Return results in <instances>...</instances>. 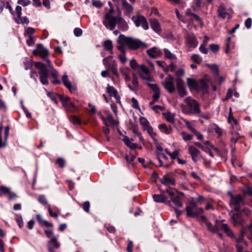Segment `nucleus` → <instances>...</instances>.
<instances>
[{
  "label": "nucleus",
  "instance_id": "64",
  "mask_svg": "<svg viewBox=\"0 0 252 252\" xmlns=\"http://www.w3.org/2000/svg\"><path fill=\"white\" fill-rule=\"evenodd\" d=\"M210 49L214 52L219 51L220 47L218 44H213L210 45Z\"/></svg>",
  "mask_w": 252,
  "mask_h": 252
},
{
  "label": "nucleus",
  "instance_id": "5",
  "mask_svg": "<svg viewBox=\"0 0 252 252\" xmlns=\"http://www.w3.org/2000/svg\"><path fill=\"white\" fill-rule=\"evenodd\" d=\"M35 67L37 68L39 75L40 81L43 85L48 84V69L46 66L41 62H36L34 63Z\"/></svg>",
  "mask_w": 252,
  "mask_h": 252
},
{
  "label": "nucleus",
  "instance_id": "60",
  "mask_svg": "<svg viewBox=\"0 0 252 252\" xmlns=\"http://www.w3.org/2000/svg\"><path fill=\"white\" fill-rule=\"evenodd\" d=\"M82 207L85 211L89 212L90 207V204L89 201H86L82 204Z\"/></svg>",
  "mask_w": 252,
  "mask_h": 252
},
{
  "label": "nucleus",
  "instance_id": "6",
  "mask_svg": "<svg viewBox=\"0 0 252 252\" xmlns=\"http://www.w3.org/2000/svg\"><path fill=\"white\" fill-rule=\"evenodd\" d=\"M186 210L187 216L191 218L195 217L203 212V209L197 207L196 203L194 201H190L187 205Z\"/></svg>",
  "mask_w": 252,
  "mask_h": 252
},
{
  "label": "nucleus",
  "instance_id": "41",
  "mask_svg": "<svg viewBox=\"0 0 252 252\" xmlns=\"http://www.w3.org/2000/svg\"><path fill=\"white\" fill-rule=\"evenodd\" d=\"M153 198L157 202H164L166 200V198L162 194H154Z\"/></svg>",
  "mask_w": 252,
  "mask_h": 252
},
{
  "label": "nucleus",
  "instance_id": "31",
  "mask_svg": "<svg viewBox=\"0 0 252 252\" xmlns=\"http://www.w3.org/2000/svg\"><path fill=\"white\" fill-rule=\"evenodd\" d=\"M165 120L169 123L174 124L175 123V114L168 111L163 113Z\"/></svg>",
  "mask_w": 252,
  "mask_h": 252
},
{
  "label": "nucleus",
  "instance_id": "62",
  "mask_svg": "<svg viewBox=\"0 0 252 252\" xmlns=\"http://www.w3.org/2000/svg\"><path fill=\"white\" fill-rule=\"evenodd\" d=\"M92 4L97 8H101L103 6V3L99 0H94Z\"/></svg>",
  "mask_w": 252,
  "mask_h": 252
},
{
  "label": "nucleus",
  "instance_id": "43",
  "mask_svg": "<svg viewBox=\"0 0 252 252\" xmlns=\"http://www.w3.org/2000/svg\"><path fill=\"white\" fill-rule=\"evenodd\" d=\"M164 53L165 57L166 58H168L170 60H175L176 59L175 55L172 54L170 51L167 49H164Z\"/></svg>",
  "mask_w": 252,
  "mask_h": 252
},
{
  "label": "nucleus",
  "instance_id": "45",
  "mask_svg": "<svg viewBox=\"0 0 252 252\" xmlns=\"http://www.w3.org/2000/svg\"><path fill=\"white\" fill-rule=\"evenodd\" d=\"M191 60L198 64L201 63L202 59L201 57L198 54H193L191 56Z\"/></svg>",
  "mask_w": 252,
  "mask_h": 252
},
{
  "label": "nucleus",
  "instance_id": "23",
  "mask_svg": "<svg viewBox=\"0 0 252 252\" xmlns=\"http://www.w3.org/2000/svg\"><path fill=\"white\" fill-rule=\"evenodd\" d=\"M62 81L64 86L69 90L71 93L76 91V88L72 86L71 82L68 80L67 75H63L62 77Z\"/></svg>",
  "mask_w": 252,
  "mask_h": 252
},
{
  "label": "nucleus",
  "instance_id": "52",
  "mask_svg": "<svg viewBox=\"0 0 252 252\" xmlns=\"http://www.w3.org/2000/svg\"><path fill=\"white\" fill-rule=\"evenodd\" d=\"M111 69L112 72L114 74H115L116 76H118V73L117 71V63L115 61H113L112 67L110 68Z\"/></svg>",
  "mask_w": 252,
  "mask_h": 252
},
{
  "label": "nucleus",
  "instance_id": "48",
  "mask_svg": "<svg viewBox=\"0 0 252 252\" xmlns=\"http://www.w3.org/2000/svg\"><path fill=\"white\" fill-rule=\"evenodd\" d=\"M38 201L43 205H46L48 204V201L45 196L43 195H40L38 197Z\"/></svg>",
  "mask_w": 252,
  "mask_h": 252
},
{
  "label": "nucleus",
  "instance_id": "8",
  "mask_svg": "<svg viewBox=\"0 0 252 252\" xmlns=\"http://www.w3.org/2000/svg\"><path fill=\"white\" fill-rule=\"evenodd\" d=\"M188 153L190 155L192 160L195 163L197 162L200 159H202L204 161H205V159L202 156L200 151L192 145L189 146Z\"/></svg>",
  "mask_w": 252,
  "mask_h": 252
},
{
  "label": "nucleus",
  "instance_id": "42",
  "mask_svg": "<svg viewBox=\"0 0 252 252\" xmlns=\"http://www.w3.org/2000/svg\"><path fill=\"white\" fill-rule=\"evenodd\" d=\"M69 120L74 125H81V121L76 116L72 115L69 117Z\"/></svg>",
  "mask_w": 252,
  "mask_h": 252
},
{
  "label": "nucleus",
  "instance_id": "11",
  "mask_svg": "<svg viewBox=\"0 0 252 252\" xmlns=\"http://www.w3.org/2000/svg\"><path fill=\"white\" fill-rule=\"evenodd\" d=\"M243 202V200L241 195H237L235 196L231 195L230 204L235 211H238L240 210L241 205Z\"/></svg>",
  "mask_w": 252,
  "mask_h": 252
},
{
  "label": "nucleus",
  "instance_id": "12",
  "mask_svg": "<svg viewBox=\"0 0 252 252\" xmlns=\"http://www.w3.org/2000/svg\"><path fill=\"white\" fill-rule=\"evenodd\" d=\"M3 128L2 123H0V148L4 147L7 145V138L9 136L10 127L6 126L4 129V138L2 139L1 131Z\"/></svg>",
  "mask_w": 252,
  "mask_h": 252
},
{
  "label": "nucleus",
  "instance_id": "7",
  "mask_svg": "<svg viewBox=\"0 0 252 252\" xmlns=\"http://www.w3.org/2000/svg\"><path fill=\"white\" fill-rule=\"evenodd\" d=\"M164 88L169 93H173L176 90L173 77L169 74L161 82Z\"/></svg>",
  "mask_w": 252,
  "mask_h": 252
},
{
  "label": "nucleus",
  "instance_id": "32",
  "mask_svg": "<svg viewBox=\"0 0 252 252\" xmlns=\"http://www.w3.org/2000/svg\"><path fill=\"white\" fill-rule=\"evenodd\" d=\"M107 92L109 94L110 96H113L117 100L120 99V96L118 94L117 91L112 86H107Z\"/></svg>",
  "mask_w": 252,
  "mask_h": 252
},
{
  "label": "nucleus",
  "instance_id": "15",
  "mask_svg": "<svg viewBox=\"0 0 252 252\" xmlns=\"http://www.w3.org/2000/svg\"><path fill=\"white\" fill-rule=\"evenodd\" d=\"M210 83V77L208 75H205L204 77L199 80L198 82L197 90H202L206 92L209 87V84Z\"/></svg>",
  "mask_w": 252,
  "mask_h": 252
},
{
  "label": "nucleus",
  "instance_id": "57",
  "mask_svg": "<svg viewBox=\"0 0 252 252\" xmlns=\"http://www.w3.org/2000/svg\"><path fill=\"white\" fill-rule=\"evenodd\" d=\"M16 220L20 228L23 226V219L21 216L16 215Z\"/></svg>",
  "mask_w": 252,
  "mask_h": 252
},
{
  "label": "nucleus",
  "instance_id": "34",
  "mask_svg": "<svg viewBox=\"0 0 252 252\" xmlns=\"http://www.w3.org/2000/svg\"><path fill=\"white\" fill-rule=\"evenodd\" d=\"M187 82L190 89L197 90L198 82H197L194 79L189 78L187 79Z\"/></svg>",
  "mask_w": 252,
  "mask_h": 252
},
{
  "label": "nucleus",
  "instance_id": "53",
  "mask_svg": "<svg viewBox=\"0 0 252 252\" xmlns=\"http://www.w3.org/2000/svg\"><path fill=\"white\" fill-rule=\"evenodd\" d=\"M207 66L212 70L215 75H218L219 74V68L217 65L208 64Z\"/></svg>",
  "mask_w": 252,
  "mask_h": 252
},
{
  "label": "nucleus",
  "instance_id": "27",
  "mask_svg": "<svg viewBox=\"0 0 252 252\" xmlns=\"http://www.w3.org/2000/svg\"><path fill=\"white\" fill-rule=\"evenodd\" d=\"M130 129L132 130V133L137 136L140 141H144L141 133L139 130L138 126L137 124L130 123Z\"/></svg>",
  "mask_w": 252,
  "mask_h": 252
},
{
  "label": "nucleus",
  "instance_id": "24",
  "mask_svg": "<svg viewBox=\"0 0 252 252\" xmlns=\"http://www.w3.org/2000/svg\"><path fill=\"white\" fill-rule=\"evenodd\" d=\"M131 85L128 84V87L132 91L136 92L139 90V83L138 78L135 74H133V78L131 81Z\"/></svg>",
  "mask_w": 252,
  "mask_h": 252
},
{
  "label": "nucleus",
  "instance_id": "37",
  "mask_svg": "<svg viewBox=\"0 0 252 252\" xmlns=\"http://www.w3.org/2000/svg\"><path fill=\"white\" fill-rule=\"evenodd\" d=\"M140 124L143 127V129H145L150 126L149 122L147 119L144 117H140L139 118Z\"/></svg>",
  "mask_w": 252,
  "mask_h": 252
},
{
  "label": "nucleus",
  "instance_id": "29",
  "mask_svg": "<svg viewBox=\"0 0 252 252\" xmlns=\"http://www.w3.org/2000/svg\"><path fill=\"white\" fill-rule=\"evenodd\" d=\"M158 128L162 132L166 134H170L172 132V128L171 126H167L164 124H161L158 125Z\"/></svg>",
  "mask_w": 252,
  "mask_h": 252
},
{
  "label": "nucleus",
  "instance_id": "40",
  "mask_svg": "<svg viewBox=\"0 0 252 252\" xmlns=\"http://www.w3.org/2000/svg\"><path fill=\"white\" fill-rule=\"evenodd\" d=\"M241 137V136L238 132L232 131V137L231 138V141L232 143L235 144Z\"/></svg>",
  "mask_w": 252,
  "mask_h": 252
},
{
  "label": "nucleus",
  "instance_id": "39",
  "mask_svg": "<svg viewBox=\"0 0 252 252\" xmlns=\"http://www.w3.org/2000/svg\"><path fill=\"white\" fill-rule=\"evenodd\" d=\"M180 134L182 138L185 141H190L192 139L193 136L186 131H182Z\"/></svg>",
  "mask_w": 252,
  "mask_h": 252
},
{
  "label": "nucleus",
  "instance_id": "16",
  "mask_svg": "<svg viewBox=\"0 0 252 252\" xmlns=\"http://www.w3.org/2000/svg\"><path fill=\"white\" fill-rule=\"evenodd\" d=\"M138 70L140 71V76L142 79L149 81H152L149 69L144 65H140Z\"/></svg>",
  "mask_w": 252,
  "mask_h": 252
},
{
  "label": "nucleus",
  "instance_id": "18",
  "mask_svg": "<svg viewBox=\"0 0 252 252\" xmlns=\"http://www.w3.org/2000/svg\"><path fill=\"white\" fill-rule=\"evenodd\" d=\"M60 244L56 237H52L47 243V248L49 252H54L55 249H59Z\"/></svg>",
  "mask_w": 252,
  "mask_h": 252
},
{
  "label": "nucleus",
  "instance_id": "58",
  "mask_svg": "<svg viewBox=\"0 0 252 252\" xmlns=\"http://www.w3.org/2000/svg\"><path fill=\"white\" fill-rule=\"evenodd\" d=\"M118 58L123 64H125L127 61V58L126 57L125 53H123L122 54L119 55L118 56Z\"/></svg>",
  "mask_w": 252,
  "mask_h": 252
},
{
  "label": "nucleus",
  "instance_id": "22",
  "mask_svg": "<svg viewBox=\"0 0 252 252\" xmlns=\"http://www.w3.org/2000/svg\"><path fill=\"white\" fill-rule=\"evenodd\" d=\"M152 29L156 32L159 33L161 31L160 23L156 19L149 20Z\"/></svg>",
  "mask_w": 252,
  "mask_h": 252
},
{
  "label": "nucleus",
  "instance_id": "44",
  "mask_svg": "<svg viewBox=\"0 0 252 252\" xmlns=\"http://www.w3.org/2000/svg\"><path fill=\"white\" fill-rule=\"evenodd\" d=\"M111 57H108L104 59L103 60V64L106 66L107 67L111 68L112 67V64L113 61H111Z\"/></svg>",
  "mask_w": 252,
  "mask_h": 252
},
{
  "label": "nucleus",
  "instance_id": "30",
  "mask_svg": "<svg viewBox=\"0 0 252 252\" xmlns=\"http://www.w3.org/2000/svg\"><path fill=\"white\" fill-rule=\"evenodd\" d=\"M125 144L131 149H135L137 147V145L132 143L133 139H130L127 136H125L123 139Z\"/></svg>",
  "mask_w": 252,
  "mask_h": 252
},
{
  "label": "nucleus",
  "instance_id": "21",
  "mask_svg": "<svg viewBox=\"0 0 252 252\" xmlns=\"http://www.w3.org/2000/svg\"><path fill=\"white\" fill-rule=\"evenodd\" d=\"M147 53L150 57L154 59L158 58L162 55L161 51L156 47L148 50Z\"/></svg>",
  "mask_w": 252,
  "mask_h": 252
},
{
  "label": "nucleus",
  "instance_id": "2",
  "mask_svg": "<svg viewBox=\"0 0 252 252\" xmlns=\"http://www.w3.org/2000/svg\"><path fill=\"white\" fill-rule=\"evenodd\" d=\"M186 105L181 104L182 112L186 114H200L201 113L199 103L191 97H188L184 99Z\"/></svg>",
  "mask_w": 252,
  "mask_h": 252
},
{
  "label": "nucleus",
  "instance_id": "10",
  "mask_svg": "<svg viewBox=\"0 0 252 252\" xmlns=\"http://www.w3.org/2000/svg\"><path fill=\"white\" fill-rule=\"evenodd\" d=\"M132 19L137 27L142 26L145 30L149 29L148 22L144 16L141 15H138L132 17Z\"/></svg>",
  "mask_w": 252,
  "mask_h": 252
},
{
  "label": "nucleus",
  "instance_id": "20",
  "mask_svg": "<svg viewBox=\"0 0 252 252\" xmlns=\"http://www.w3.org/2000/svg\"><path fill=\"white\" fill-rule=\"evenodd\" d=\"M147 85L154 93V94L153 96L154 102L157 101L160 96V91L158 85L156 84H151L150 83H147Z\"/></svg>",
  "mask_w": 252,
  "mask_h": 252
},
{
  "label": "nucleus",
  "instance_id": "36",
  "mask_svg": "<svg viewBox=\"0 0 252 252\" xmlns=\"http://www.w3.org/2000/svg\"><path fill=\"white\" fill-rule=\"evenodd\" d=\"M106 119L107 123L109 122L111 126H117L119 124V121L115 120L110 114H107Z\"/></svg>",
  "mask_w": 252,
  "mask_h": 252
},
{
  "label": "nucleus",
  "instance_id": "50",
  "mask_svg": "<svg viewBox=\"0 0 252 252\" xmlns=\"http://www.w3.org/2000/svg\"><path fill=\"white\" fill-rule=\"evenodd\" d=\"M56 163L58 165L60 168H63L65 166V160L62 158H59L57 159Z\"/></svg>",
  "mask_w": 252,
  "mask_h": 252
},
{
  "label": "nucleus",
  "instance_id": "28",
  "mask_svg": "<svg viewBox=\"0 0 252 252\" xmlns=\"http://www.w3.org/2000/svg\"><path fill=\"white\" fill-rule=\"evenodd\" d=\"M63 106L66 111L71 113H75L78 111L77 107L70 101L64 102Z\"/></svg>",
  "mask_w": 252,
  "mask_h": 252
},
{
  "label": "nucleus",
  "instance_id": "63",
  "mask_svg": "<svg viewBox=\"0 0 252 252\" xmlns=\"http://www.w3.org/2000/svg\"><path fill=\"white\" fill-rule=\"evenodd\" d=\"M185 71L183 69H179L176 71L175 75L178 78H180L181 77L183 76L184 74Z\"/></svg>",
  "mask_w": 252,
  "mask_h": 252
},
{
  "label": "nucleus",
  "instance_id": "19",
  "mask_svg": "<svg viewBox=\"0 0 252 252\" xmlns=\"http://www.w3.org/2000/svg\"><path fill=\"white\" fill-rule=\"evenodd\" d=\"M161 183L167 186H174L175 184V180L171 174L165 175L161 180Z\"/></svg>",
  "mask_w": 252,
  "mask_h": 252
},
{
  "label": "nucleus",
  "instance_id": "38",
  "mask_svg": "<svg viewBox=\"0 0 252 252\" xmlns=\"http://www.w3.org/2000/svg\"><path fill=\"white\" fill-rule=\"evenodd\" d=\"M103 46L104 47V49L106 50L111 51V53L112 52V49H113V44L112 42L110 40H107L104 41Z\"/></svg>",
  "mask_w": 252,
  "mask_h": 252
},
{
  "label": "nucleus",
  "instance_id": "26",
  "mask_svg": "<svg viewBox=\"0 0 252 252\" xmlns=\"http://www.w3.org/2000/svg\"><path fill=\"white\" fill-rule=\"evenodd\" d=\"M218 16L222 19H225L227 16L230 18V15L226 11L225 6L223 4H221L218 9Z\"/></svg>",
  "mask_w": 252,
  "mask_h": 252
},
{
  "label": "nucleus",
  "instance_id": "51",
  "mask_svg": "<svg viewBox=\"0 0 252 252\" xmlns=\"http://www.w3.org/2000/svg\"><path fill=\"white\" fill-rule=\"evenodd\" d=\"M10 192V189L8 188L1 186H0V196L3 194H8Z\"/></svg>",
  "mask_w": 252,
  "mask_h": 252
},
{
  "label": "nucleus",
  "instance_id": "25",
  "mask_svg": "<svg viewBox=\"0 0 252 252\" xmlns=\"http://www.w3.org/2000/svg\"><path fill=\"white\" fill-rule=\"evenodd\" d=\"M124 14L130 17L133 13V7L127 1L122 3Z\"/></svg>",
  "mask_w": 252,
  "mask_h": 252
},
{
  "label": "nucleus",
  "instance_id": "61",
  "mask_svg": "<svg viewBox=\"0 0 252 252\" xmlns=\"http://www.w3.org/2000/svg\"><path fill=\"white\" fill-rule=\"evenodd\" d=\"M18 3L23 6H26L29 5L31 2L30 0H19Z\"/></svg>",
  "mask_w": 252,
  "mask_h": 252
},
{
  "label": "nucleus",
  "instance_id": "14",
  "mask_svg": "<svg viewBox=\"0 0 252 252\" xmlns=\"http://www.w3.org/2000/svg\"><path fill=\"white\" fill-rule=\"evenodd\" d=\"M176 88L180 97H183L187 94L184 81L181 78L176 79Z\"/></svg>",
  "mask_w": 252,
  "mask_h": 252
},
{
  "label": "nucleus",
  "instance_id": "33",
  "mask_svg": "<svg viewBox=\"0 0 252 252\" xmlns=\"http://www.w3.org/2000/svg\"><path fill=\"white\" fill-rule=\"evenodd\" d=\"M228 122L232 125V123L236 126V128H238L239 127L238 122L236 119H235L232 114V109L231 108H229V115L228 118Z\"/></svg>",
  "mask_w": 252,
  "mask_h": 252
},
{
  "label": "nucleus",
  "instance_id": "56",
  "mask_svg": "<svg viewBox=\"0 0 252 252\" xmlns=\"http://www.w3.org/2000/svg\"><path fill=\"white\" fill-rule=\"evenodd\" d=\"M183 122L186 124V126H187L188 128L192 132H193L195 130V129L192 126L191 123L189 121L185 119L183 120Z\"/></svg>",
  "mask_w": 252,
  "mask_h": 252
},
{
  "label": "nucleus",
  "instance_id": "13",
  "mask_svg": "<svg viewBox=\"0 0 252 252\" xmlns=\"http://www.w3.org/2000/svg\"><path fill=\"white\" fill-rule=\"evenodd\" d=\"M33 55L34 56L39 55L42 58L45 59L49 56L48 50L44 47L43 45L38 44L36 48L33 51Z\"/></svg>",
  "mask_w": 252,
  "mask_h": 252
},
{
  "label": "nucleus",
  "instance_id": "17",
  "mask_svg": "<svg viewBox=\"0 0 252 252\" xmlns=\"http://www.w3.org/2000/svg\"><path fill=\"white\" fill-rule=\"evenodd\" d=\"M186 43L189 48H195L198 45V41L193 34H188L186 36Z\"/></svg>",
  "mask_w": 252,
  "mask_h": 252
},
{
  "label": "nucleus",
  "instance_id": "54",
  "mask_svg": "<svg viewBox=\"0 0 252 252\" xmlns=\"http://www.w3.org/2000/svg\"><path fill=\"white\" fill-rule=\"evenodd\" d=\"M35 32V30L32 28H28L25 32V35H28L29 36H32Z\"/></svg>",
  "mask_w": 252,
  "mask_h": 252
},
{
  "label": "nucleus",
  "instance_id": "59",
  "mask_svg": "<svg viewBox=\"0 0 252 252\" xmlns=\"http://www.w3.org/2000/svg\"><path fill=\"white\" fill-rule=\"evenodd\" d=\"M179 155V150H176L174 151L173 153H170L169 156L172 158V159H174L176 158L177 159V158H178V157Z\"/></svg>",
  "mask_w": 252,
  "mask_h": 252
},
{
  "label": "nucleus",
  "instance_id": "3",
  "mask_svg": "<svg viewBox=\"0 0 252 252\" xmlns=\"http://www.w3.org/2000/svg\"><path fill=\"white\" fill-rule=\"evenodd\" d=\"M114 9L110 8L109 11L105 14L103 21L105 27L111 31L114 30L117 24L126 25V23L122 17L114 16Z\"/></svg>",
  "mask_w": 252,
  "mask_h": 252
},
{
  "label": "nucleus",
  "instance_id": "9",
  "mask_svg": "<svg viewBox=\"0 0 252 252\" xmlns=\"http://www.w3.org/2000/svg\"><path fill=\"white\" fill-rule=\"evenodd\" d=\"M223 230L229 236H232L233 233L226 224L221 223L217 221L215 224V233H216L220 237H222V234L219 232L220 230Z\"/></svg>",
  "mask_w": 252,
  "mask_h": 252
},
{
  "label": "nucleus",
  "instance_id": "55",
  "mask_svg": "<svg viewBox=\"0 0 252 252\" xmlns=\"http://www.w3.org/2000/svg\"><path fill=\"white\" fill-rule=\"evenodd\" d=\"M48 211L49 214V215H50V216L51 217H54V218H58V214H59V211L55 212H53V211L52 210L50 205H49V206L48 207Z\"/></svg>",
  "mask_w": 252,
  "mask_h": 252
},
{
  "label": "nucleus",
  "instance_id": "49",
  "mask_svg": "<svg viewBox=\"0 0 252 252\" xmlns=\"http://www.w3.org/2000/svg\"><path fill=\"white\" fill-rule=\"evenodd\" d=\"M130 66L132 69L136 70L139 69L140 65L138 64L135 60L132 59L130 61Z\"/></svg>",
  "mask_w": 252,
  "mask_h": 252
},
{
  "label": "nucleus",
  "instance_id": "4",
  "mask_svg": "<svg viewBox=\"0 0 252 252\" xmlns=\"http://www.w3.org/2000/svg\"><path fill=\"white\" fill-rule=\"evenodd\" d=\"M170 196V199L174 205L178 207L183 206L182 199L184 196V193L178 191L175 189H169L165 191Z\"/></svg>",
  "mask_w": 252,
  "mask_h": 252
},
{
  "label": "nucleus",
  "instance_id": "35",
  "mask_svg": "<svg viewBox=\"0 0 252 252\" xmlns=\"http://www.w3.org/2000/svg\"><path fill=\"white\" fill-rule=\"evenodd\" d=\"M143 130L147 131L148 133L151 136V137L154 140V141L157 143L158 142V140L156 139V136L157 135V133L154 131L153 127L150 126Z\"/></svg>",
  "mask_w": 252,
  "mask_h": 252
},
{
  "label": "nucleus",
  "instance_id": "47",
  "mask_svg": "<svg viewBox=\"0 0 252 252\" xmlns=\"http://www.w3.org/2000/svg\"><path fill=\"white\" fill-rule=\"evenodd\" d=\"M22 7L20 6H17L16 7V16L15 17V20L16 21L18 19L21 18L22 16Z\"/></svg>",
  "mask_w": 252,
  "mask_h": 252
},
{
  "label": "nucleus",
  "instance_id": "1",
  "mask_svg": "<svg viewBox=\"0 0 252 252\" xmlns=\"http://www.w3.org/2000/svg\"><path fill=\"white\" fill-rule=\"evenodd\" d=\"M118 43L122 46H126L131 50H136L138 48H146L147 45L139 39L126 37L121 34L117 40Z\"/></svg>",
  "mask_w": 252,
  "mask_h": 252
},
{
  "label": "nucleus",
  "instance_id": "46",
  "mask_svg": "<svg viewBox=\"0 0 252 252\" xmlns=\"http://www.w3.org/2000/svg\"><path fill=\"white\" fill-rule=\"evenodd\" d=\"M15 21L18 24H22L28 25L30 22L29 20L27 17H21V18L16 20Z\"/></svg>",
  "mask_w": 252,
  "mask_h": 252
}]
</instances>
